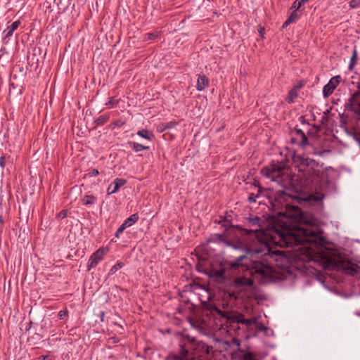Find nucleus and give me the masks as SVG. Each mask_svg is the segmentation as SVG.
Wrapping results in <instances>:
<instances>
[{
    "label": "nucleus",
    "mask_w": 360,
    "mask_h": 360,
    "mask_svg": "<svg viewBox=\"0 0 360 360\" xmlns=\"http://www.w3.org/2000/svg\"><path fill=\"white\" fill-rule=\"evenodd\" d=\"M176 124L174 122H167L165 124H162V127H163L162 130L174 128L176 127Z\"/></svg>",
    "instance_id": "obj_30"
},
{
    "label": "nucleus",
    "mask_w": 360,
    "mask_h": 360,
    "mask_svg": "<svg viewBox=\"0 0 360 360\" xmlns=\"http://www.w3.org/2000/svg\"><path fill=\"white\" fill-rule=\"evenodd\" d=\"M240 352L243 354L241 358L242 360H258L256 358V355L252 352H245L243 349H240Z\"/></svg>",
    "instance_id": "obj_18"
},
{
    "label": "nucleus",
    "mask_w": 360,
    "mask_h": 360,
    "mask_svg": "<svg viewBox=\"0 0 360 360\" xmlns=\"http://www.w3.org/2000/svg\"><path fill=\"white\" fill-rule=\"evenodd\" d=\"M122 233L123 232L122 231H120L117 229V230L116 231V232L115 233V236L118 238L120 237V234H122Z\"/></svg>",
    "instance_id": "obj_43"
},
{
    "label": "nucleus",
    "mask_w": 360,
    "mask_h": 360,
    "mask_svg": "<svg viewBox=\"0 0 360 360\" xmlns=\"http://www.w3.org/2000/svg\"><path fill=\"white\" fill-rule=\"evenodd\" d=\"M253 284V281L250 277L246 276L236 278L232 283V285L236 288H242L250 286Z\"/></svg>",
    "instance_id": "obj_9"
},
{
    "label": "nucleus",
    "mask_w": 360,
    "mask_h": 360,
    "mask_svg": "<svg viewBox=\"0 0 360 360\" xmlns=\"http://www.w3.org/2000/svg\"><path fill=\"white\" fill-rule=\"evenodd\" d=\"M139 219L138 214H133L128 218H127L124 221V225H127L128 227L134 224Z\"/></svg>",
    "instance_id": "obj_16"
},
{
    "label": "nucleus",
    "mask_w": 360,
    "mask_h": 360,
    "mask_svg": "<svg viewBox=\"0 0 360 360\" xmlns=\"http://www.w3.org/2000/svg\"><path fill=\"white\" fill-rule=\"evenodd\" d=\"M298 145L301 147H305L309 145V141L305 134L300 137V141L298 143Z\"/></svg>",
    "instance_id": "obj_25"
},
{
    "label": "nucleus",
    "mask_w": 360,
    "mask_h": 360,
    "mask_svg": "<svg viewBox=\"0 0 360 360\" xmlns=\"http://www.w3.org/2000/svg\"><path fill=\"white\" fill-rule=\"evenodd\" d=\"M209 79L205 75H199L197 81V90L198 91H203L209 86Z\"/></svg>",
    "instance_id": "obj_13"
},
{
    "label": "nucleus",
    "mask_w": 360,
    "mask_h": 360,
    "mask_svg": "<svg viewBox=\"0 0 360 360\" xmlns=\"http://www.w3.org/2000/svg\"><path fill=\"white\" fill-rule=\"evenodd\" d=\"M226 270L224 269H221L219 270H216L213 272L214 276L220 281L224 282L226 281Z\"/></svg>",
    "instance_id": "obj_15"
},
{
    "label": "nucleus",
    "mask_w": 360,
    "mask_h": 360,
    "mask_svg": "<svg viewBox=\"0 0 360 360\" xmlns=\"http://www.w3.org/2000/svg\"><path fill=\"white\" fill-rule=\"evenodd\" d=\"M207 243H224L233 250L240 251L242 254H243V250L246 249L242 241L231 242L225 239L223 235L219 233L212 234L207 240Z\"/></svg>",
    "instance_id": "obj_6"
},
{
    "label": "nucleus",
    "mask_w": 360,
    "mask_h": 360,
    "mask_svg": "<svg viewBox=\"0 0 360 360\" xmlns=\"http://www.w3.org/2000/svg\"><path fill=\"white\" fill-rule=\"evenodd\" d=\"M97 198L93 195H86L82 199V202L84 205H91L96 202Z\"/></svg>",
    "instance_id": "obj_14"
},
{
    "label": "nucleus",
    "mask_w": 360,
    "mask_h": 360,
    "mask_svg": "<svg viewBox=\"0 0 360 360\" xmlns=\"http://www.w3.org/2000/svg\"><path fill=\"white\" fill-rule=\"evenodd\" d=\"M296 162L300 164L298 166L300 174L298 175L300 178L305 179L306 185L308 186L311 184L314 180L319 177V170L315 168L317 167L315 160L303 156H297Z\"/></svg>",
    "instance_id": "obj_4"
},
{
    "label": "nucleus",
    "mask_w": 360,
    "mask_h": 360,
    "mask_svg": "<svg viewBox=\"0 0 360 360\" xmlns=\"http://www.w3.org/2000/svg\"><path fill=\"white\" fill-rule=\"evenodd\" d=\"M299 121L302 124H309V122L307 121V120L305 119V117L304 116H300L299 117Z\"/></svg>",
    "instance_id": "obj_38"
},
{
    "label": "nucleus",
    "mask_w": 360,
    "mask_h": 360,
    "mask_svg": "<svg viewBox=\"0 0 360 360\" xmlns=\"http://www.w3.org/2000/svg\"><path fill=\"white\" fill-rule=\"evenodd\" d=\"M68 316V311L67 309L60 310L58 312V317H59L60 319H64L65 317H66Z\"/></svg>",
    "instance_id": "obj_33"
},
{
    "label": "nucleus",
    "mask_w": 360,
    "mask_h": 360,
    "mask_svg": "<svg viewBox=\"0 0 360 360\" xmlns=\"http://www.w3.org/2000/svg\"><path fill=\"white\" fill-rule=\"evenodd\" d=\"M127 180L121 178H116L108 187V195L116 193L122 186L126 184Z\"/></svg>",
    "instance_id": "obj_10"
},
{
    "label": "nucleus",
    "mask_w": 360,
    "mask_h": 360,
    "mask_svg": "<svg viewBox=\"0 0 360 360\" xmlns=\"http://www.w3.org/2000/svg\"><path fill=\"white\" fill-rule=\"evenodd\" d=\"M234 321L238 323L244 324L246 326H250L257 323V318L253 317L251 319H245L243 314H239L234 317Z\"/></svg>",
    "instance_id": "obj_12"
},
{
    "label": "nucleus",
    "mask_w": 360,
    "mask_h": 360,
    "mask_svg": "<svg viewBox=\"0 0 360 360\" xmlns=\"http://www.w3.org/2000/svg\"><path fill=\"white\" fill-rule=\"evenodd\" d=\"M340 76L332 77L323 89V96L327 98L330 96L340 83Z\"/></svg>",
    "instance_id": "obj_8"
},
{
    "label": "nucleus",
    "mask_w": 360,
    "mask_h": 360,
    "mask_svg": "<svg viewBox=\"0 0 360 360\" xmlns=\"http://www.w3.org/2000/svg\"><path fill=\"white\" fill-rule=\"evenodd\" d=\"M349 6L352 9L357 8L360 6V0H351Z\"/></svg>",
    "instance_id": "obj_27"
},
{
    "label": "nucleus",
    "mask_w": 360,
    "mask_h": 360,
    "mask_svg": "<svg viewBox=\"0 0 360 360\" xmlns=\"http://www.w3.org/2000/svg\"><path fill=\"white\" fill-rule=\"evenodd\" d=\"M259 191H260V188L258 190V192L256 195H255L254 193H250V195L248 196V201L250 203L256 202L257 198L259 197Z\"/></svg>",
    "instance_id": "obj_26"
},
{
    "label": "nucleus",
    "mask_w": 360,
    "mask_h": 360,
    "mask_svg": "<svg viewBox=\"0 0 360 360\" xmlns=\"http://www.w3.org/2000/svg\"><path fill=\"white\" fill-rule=\"evenodd\" d=\"M357 63V54L356 51L354 50L353 52V54L350 59V63L349 65V69L352 70V68Z\"/></svg>",
    "instance_id": "obj_23"
},
{
    "label": "nucleus",
    "mask_w": 360,
    "mask_h": 360,
    "mask_svg": "<svg viewBox=\"0 0 360 360\" xmlns=\"http://www.w3.org/2000/svg\"><path fill=\"white\" fill-rule=\"evenodd\" d=\"M129 145L136 152H140L144 150H148L149 148L148 146H145L141 143L135 142H130Z\"/></svg>",
    "instance_id": "obj_19"
},
{
    "label": "nucleus",
    "mask_w": 360,
    "mask_h": 360,
    "mask_svg": "<svg viewBox=\"0 0 360 360\" xmlns=\"http://www.w3.org/2000/svg\"><path fill=\"white\" fill-rule=\"evenodd\" d=\"M264 223L257 216L245 219L247 228L240 229L242 235L247 237V242H242L246 249L231 263L228 270L245 271L260 282L267 283L278 278L273 265L278 261V257H284V254L269 247L267 236L262 231Z\"/></svg>",
    "instance_id": "obj_1"
},
{
    "label": "nucleus",
    "mask_w": 360,
    "mask_h": 360,
    "mask_svg": "<svg viewBox=\"0 0 360 360\" xmlns=\"http://www.w3.org/2000/svg\"><path fill=\"white\" fill-rule=\"evenodd\" d=\"M264 329H266V328H265V327H264V326H262H262H259V330H264Z\"/></svg>",
    "instance_id": "obj_46"
},
{
    "label": "nucleus",
    "mask_w": 360,
    "mask_h": 360,
    "mask_svg": "<svg viewBox=\"0 0 360 360\" xmlns=\"http://www.w3.org/2000/svg\"><path fill=\"white\" fill-rule=\"evenodd\" d=\"M291 23H292V22H291V20H290L289 18H288V19L285 21V22L283 23V27H287L288 25H290V24H291Z\"/></svg>",
    "instance_id": "obj_41"
},
{
    "label": "nucleus",
    "mask_w": 360,
    "mask_h": 360,
    "mask_svg": "<svg viewBox=\"0 0 360 360\" xmlns=\"http://www.w3.org/2000/svg\"><path fill=\"white\" fill-rule=\"evenodd\" d=\"M109 119V116L106 115H103L98 117L96 120V123L97 125H103Z\"/></svg>",
    "instance_id": "obj_22"
},
{
    "label": "nucleus",
    "mask_w": 360,
    "mask_h": 360,
    "mask_svg": "<svg viewBox=\"0 0 360 360\" xmlns=\"http://www.w3.org/2000/svg\"><path fill=\"white\" fill-rule=\"evenodd\" d=\"M158 32H149V33H146L144 36V38L143 39L145 41H148V40H153V39H155L157 37H158Z\"/></svg>",
    "instance_id": "obj_24"
},
{
    "label": "nucleus",
    "mask_w": 360,
    "mask_h": 360,
    "mask_svg": "<svg viewBox=\"0 0 360 360\" xmlns=\"http://www.w3.org/2000/svg\"><path fill=\"white\" fill-rule=\"evenodd\" d=\"M212 348L189 335H183L178 341L177 349L170 354L167 360H195L200 352L209 354Z\"/></svg>",
    "instance_id": "obj_3"
},
{
    "label": "nucleus",
    "mask_w": 360,
    "mask_h": 360,
    "mask_svg": "<svg viewBox=\"0 0 360 360\" xmlns=\"http://www.w3.org/2000/svg\"><path fill=\"white\" fill-rule=\"evenodd\" d=\"M108 252V248H100L95 251L90 257L88 264L87 269L90 271L91 269L96 267L98 264L103 259L104 255Z\"/></svg>",
    "instance_id": "obj_7"
},
{
    "label": "nucleus",
    "mask_w": 360,
    "mask_h": 360,
    "mask_svg": "<svg viewBox=\"0 0 360 360\" xmlns=\"http://www.w3.org/2000/svg\"><path fill=\"white\" fill-rule=\"evenodd\" d=\"M124 124V122H122V120H116L115 122H114L112 123V125H113V127H120L122 126H123Z\"/></svg>",
    "instance_id": "obj_35"
},
{
    "label": "nucleus",
    "mask_w": 360,
    "mask_h": 360,
    "mask_svg": "<svg viewBox=\"0 0 360 360\" xmlns=\"http://www.w3.org/2000/svg\"><path fill=\"white\" fill-rule=\"evenodd\" d=\"M302 210L300 207L290 204L285 205V210L278 214L284 217L274 226L273 236L276 245L282 248L300 246L298 250L303 252L307 259L316 253V249L321 244L323 231L310 221L302 225H290V220L297 221L301 219Z\"/></svg>",
    "instance_id": "obj_2"
},
{
    "label": "nucleus",
    "mask_w": 360,
    "mask_h": 360,
    "mask_svg": "<svg viewBox=\"0 0 360 360\" xmlns=\"http://www.w3.org/2000/svg\"><path fill=\"white\" fill-rule=\"evenodd\" d=\"M89 174L91 176H96L99 174V172L98 169H94L89 172Z\"/></svg>",
    "instance_id": "obj_36"
},
{
    "label": "nucleus",
    "mask_w": 360,
    "mask_h": 360,
    "mask_svg": "<svg viewBox=\"0 0 360 360\" xmlns=\"http://www.w3.org/2000/svg\"><path fill=\"white\" fill-rule=\"evenodd\" d=\"M298 96V91L293 88L290 89L288 94L286 101L288 103H292Z\"/></svg>",
    "instance_id": "obj_17"
},
{
    "label": "nucleus",
    "mask_w": 360,
    "mask_h": 360,
    "mask_svg": "<svg viewBox=\"0 0 360 360\" xmlns=\"http://www.w3.org/2000/svg\"><path fill=\"white\" fill-rule=\"evenodd\" d=\"M4 157H1L0 158V166L4 167Z\"/></svg>",
    "instance_id": "obj_44"
},
{
    "label": "nucleus",
    "mask_w": 360,
    "mask_h": 360,
    "mask_svg": "<svg viewBox=\"0 0 360 360\" xmlns=\"http://www.w3.org/2000/svg\"><path fill=\"white\" fill-rule=\"evenodd\" d=\"M219 224H221L222 226L225 227L226 229H228L231 226V223L229 220H227L226 219L220 221Z\"/></svg>",
    "instance_id": "obj_32"
},
{
    "label": "nucleus",
    "mask_w": 360,
    "mask_h": 360,
    "mask_svg": "<svg viewBox=\"0 0 360 360\" xmlns=\"http://www.w3.org/2000/svg\"><path fill=\"white\" fill-rule=\"evenodd\" d=\"M137 135L147 140H151L153 137V135L146 129H141L138 131Z\"/></svg>",
    "instance_id": "obj_20"
},
{
    "label": "nucleus",
    "mask_w": 360,
    "mask_h": 360,
    "mask_svg": "<svg viewBox=\"0 0 360 360\" xmlns=\"http://www.w3.org/2000/svg\"><path fill=\"white\" fill-rule=\"evenodd\" d=\"M3 222H4V221H3L2 217L0 215V223L3 224Z\"/></svg>",
    "instance_id": "obj_45"
},
{
    "label": "nucleus",
    "mask_w": 360,
    "mask_h": 360,
    "mask_svg": "<svg viewBox=\"0 0 360 360\" xmlns=\"http://www.w3.org/2000/svg\"><path fill=\"white\" fill-rule=\"evenodd\" d=\"M128 226L127 225H124V223L123 222L122 225L118 228L119 230L122 231V232L124 230L127 228Z\"/></svg>",
    "instance_id": "obj_42"
},
{
    "label": "nucleus",
    "mask_w": 360,
    "mask_h": 360,
    "mask_svg": "<svg viewBox=\"0 0 360 360\" xmlns=\"http://www.w3.org/2000/svg\"><path fill=\"white\" fill-rule=\"evenodd\" d=\"M286 172L285 167L281 163L273 162L261 170L262 176L270 179L272 181L280 183Z\"/></svg>",
    "instance_id": "obj_5"
},
{
    "label": "nucleus",
    "mask_w": 360,
    "mask_h": 360,
    "mask_svg": "<svg viewBox=\"0 0 360 360\" xmlns=\"http://www.w3.org/2000/svg\"><path fill=\"white\" fill-rule=\"evenodd\" d=\"M345 271L347 274L351 276H354L358 272L356 267H347L346 268Z\"/></svg>",
    "instance_id": "obj_31"
},
{
    "label": "nucleus",
    "mask_w": 360,
    "mask_h": 360,
    "mask_svg": "<svg viewBox=\"0 0 360 360\" xmlns=\"http://www.w3.org/2000/svg\"><path fill=\"white\" fill-rule=\"evenodd\" d=\"M303 86L302 82H300L293 86V89L298 91Z\"/></svg>",
    "instance_id": "obj_37"
},
{
    "label": "nucleus",
    "mask_w": 360,
    "mask_h": 360,
    "mask_svg": "<svg viewBox=\"0 0 360 360\" xmlns=\"http://www.w3.org/2000/svg\"><path fill=\"white\" fill-rule=\"evenodd\" d=\"M295 132H296V134H297L298 136H300V137L302 136V135H304V132H303V131H302V129H300L295 128Z\"/></svg>",
    "instance_id": "obj_39"
},
{
    "label": "nucleus",
    "mask_w": 360,
    "mask_h": 360,
    "mask_svg": "<svg viewBox=\"0 0 360 360\" xmlns=\"http://www.w3.org/2000/svg\"><path fill=\"white\" fill-rule=\"evenodd\" d=\"M123 266L122 263H117L110 270V274H113Z\"/></svg>",
    "instance_id": "obj_29"
},
{
    "label": "nucleus",
    "mask_w": 360,
    "mask_h": 360,
    "mask_svg": "<svg viewBox=\"0 0 360 360\" xmlns=\"http://www.w3.org/2000/svg\"><path fill=\"white\" fill-rule=\"evenodd\" d=\"M67 216V210H63L58 214V218L60 219H63Z\"/></svg>",
    "instance_id": "obj_34"
},
{
    "label": "nucleus",
    "mask_w": 360,
    "mask_h": 360,
    "mask_svg": "<svg viewBox=\"0 0 360 360\" xmlns=\"http://www.w3.org/2000/svg\"><path fill=\"white\" fill-rule=\"evenodd\" d=\"M288 18L291 20L292 22L297 20L300 18V15L297 13V10L294 9Z\"/></svg>",
    "instance_id": "obj_28"
},
{
    "label": "nucleus",
    "mask_w": 360,
    "mask_h": 360,
    "mask_svg": "<svg viewBox=\"0 0 360 360\" xmlns=\"http://www.w3.org/2000/svg\"><path fill=\"white\" fill-rule=\"evenodd\" d=\"M115 103V99L114 97H110L109 98L108 102L106 103V105H112Z\"/></svg>",
    "instance_id": "obj_40"
},
{
    "label": "nucleus",
    "mask_w": 360,
    "mask_h": 360,
    "mask_svg": "<svg viewBox=\"0 0 360 360\" xmlns=\"http://www.w3.org/2000/svg\"><path fill=\"white\" fill-rule=\"evenodd\" d=\"M20 20H16L12 22L11 25H7L6 29L3 32L4 39H9L13 34L14 31L18 29V27L20 25Z\"/></svg>",
    "instance_id": "obj_11"
},
{
    "label": "nucleus",
    "mask_w": 360,
    "mask_h": 360,
    "mask_svg": "<svg viewBox=\"0 0 360 360\" xmlns=\"http://www.w3.org/2000/svg\"><path fill=\"white\" fill-rule=\"evenodd\" d=\"M309 0H296L292 5L291 9L298 10L302 6L307 3Z\"/></svg>",
    "instance_id": "obj_21"
}]
</instances>
